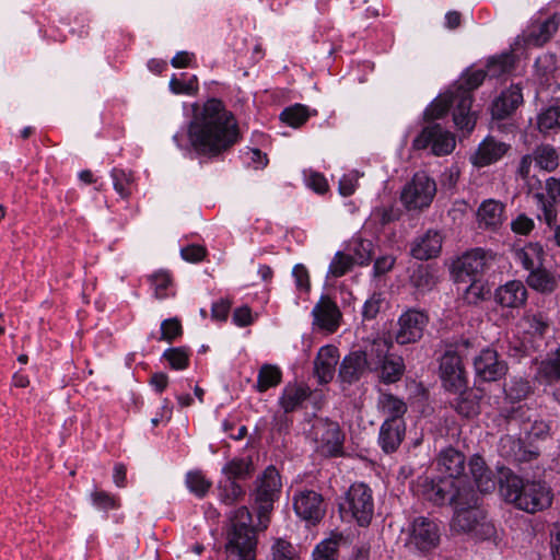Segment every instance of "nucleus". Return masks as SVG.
<instances>
[{
  "label": "nucleus",
  "mask_w": 560,
  "mask_h": 560,
  "mask_svg": "<svg viewBox=\"0 0 560 560\" xmlns=\"http://www.w3.org/2000/svg\"><path fill=\"white\" fill-rule=\"evenodd\" d=\"M281 489L280 474L272 465L268 466L255 480L252 497L257 509L258 526L261 529L268 527L270 514L275 502L280 498Z\"/></svg>",
  "instance_id": "obj_4"
},
{
  "label": "nucleus",
  "mask_w": 560,
  "mask_h": 560,
  "mask_svg": "<svg viewBox=\"0 0 560 560\" xmlns=\"http://www.w3.org/2000/svg\"><path fill=\"white\" fill-rule=\"evenodd\" d=\"M311 395L310 388L304 384L289 383L284 386L279 404L284 412H292Z\"/></svg>",
  "instance_id": "obj_30"
},
{
  "label": "nucleus",
  "mask_w": 560,
  "mask_h": 560,
  "mask_svg": "<svg viewBox=\"0 0 560 560\" xmlns=\"http://www.w3.org/2000/svg\"><path fill=\"white\" fill-rule=\"evenodd\" d=\"M436 194V184L425 172L416 173L401 191L400 200L409 210L423 209L431 205Z\"/></svg>",
  "instance_id": "obj_10"
},
{
  "label": "nucleus",
  "mask_w": 560,
  "mask_h": 560,
  "mask_svg": "<svg viewBox=\"0 0 560 560\" xmlns=\"http://www.w3.org/2000/svg\"><path fill=\"white\" fill-rule=\"evenodd\" d=\"M557 71V59L551 54H542L535 61V74L541 84L549 85Z\"/></svg>",
  "instance_id": "obj_39"
},
{
  "label": "nucleus",
  "mask_w": 560,
  "mask_h": 560,
  "mask_svg": "<svg viewBox=\"0 0 560 560\" xmlns=\"http://www.w3.org/2000/svg\"><path fill=\"white\" fill-rule=\"evenodd\" d=\"M537 126L541 132L560 129V105H552L537 116Z\"/></svg>",
  "instance_id": "obj_47"
},
{
  "label": "nucleus",
  "mask_w": 560,
  "mask_h": 560,
  "mask_svg": "<svg viewBox=\"0 0 560 560\" xmlns=\"http://www.w3.org/2000/svg\"><path fill=\"white\" fill-rule=\"evenodd\" d=\"M410 283L419 292L424 293L431 291L435 287L436 279L428 267L419 266L410 276Z\"/></svg>",
  "instance_id": "obj_43"
},
{
  "label": "nucleus",
  "mask_w": 560,
  "mask_h": 560,
  "mask_svg": "<svg viewBox=\"0 0 560 560\" xmlns=\"http://www.w3.org/2000/svg\"><path fill=\"white\" fill-rule=\"evenodd\" d=\"M355 265L351 255L337 252L330 261L328 273L334 278H340L351 270Z\"/></svg>",
  "instance_id": "obj_50"
},
{
  "label": "nucleus",
  "mask_w": 560,
  "mask_h": 560,
  "mask_svg": "<svg viewBox=\"0 0 560 560\" xmlns=\"http://www.w3.org/2000/svg\"><path fill=\"white\" fill-rule=\"evenodd\" d=\"M512 68L511 55H502L489 60L487 65V73L491 77H499L506 73Z\"/></svg>",
  "instance_id": "obj_53"
},
{
  "label": "nucleus",
  "mask_w": 560,
  "mask_h": 560,
  "mask_svg": "<svg viewBox=\"0 0 560 560\" xmlns=\"http://www.w3.org/2000/svg\"><path fill=\"white\" fill-rule=\"evenodd\" d=\"M534 221L525 214L517 215L511 222V229L514 233L527 235L534 229Z\"/></svg>",
  "instance_id": "obj_63"
},
{
  "label": "nucleus",
  "mask_w": 560,
  "mask_h": 560,
  "mask_svg": "<svg viewBox=\"0 0 560 560\" xmlns=\"http://www.w3.org/2000/svg\"><path fill=\"white\" fill-rule=\"evenodd\" d=\"M373 244L370 241L355 238L349 244V252L355 265H368L372 258Z\"/></svg>",
  "instance_id": "obj_46"
},
{
  "label": "nucleus",
  "mask_w": 560,
  "mask_h": 560,
  "mask_svg": "<svg viewBox=\"0 0 560 560\" xmlns=\"http://www.w3.org/2000/svg\"><path fill=\"white\" fill-rule=\"evenodd\" d=\"M494 259L492 252L482 248H474L464 253L453 265L456 281L481 279V276L489 269Z\"/></svg>",
  "instance_id": "obj_14"
},
{
  "label": "nucleus",
  "mask_w": 560,
  "mask_h": 560,
  "mask_svg": "<svg viewBox=\"0 0 560 560\" xmlns=\"http://www.w3.org/2000/svg\"><path fill=\"white\" fill-rule=\"evenodd\" d=\"M307 186L317 194H325L328 190V183L324 175L311 172L306 177Z\"/></svg>",
  "instance_id": "obj_64"
},
{
  "label": "nucleus",
  "mask_w": 560,
  "mask_h": 560,
  "mask_svg": "<svg viewBox=\"0 0 560 560\" xmlns=\"http://www.w3.org/2000/svg\"><path fill=\"white\" fill-rule=\"evenodd\" d=\"M149 282L156 299L162 300L170 295L168 290L173 285V279L168 271L159 270L149 276Z\"/></svg>",
  "instance_id": "obj_44"
},
{
  "label": "nucleus",
  "mask_w": 560,
  "mask_h": 560,
  "mask_svg": "<svg viewBox=\"0 0 560 560\" xmlns=\"http://www.w3.org/2000/svg\"><path fill=\"white\" fill-rule=\"evenodd\" d=\"M378 408L386 419L402 420L401 417L407 411V406L400 398L388 394L382 393L378 398Z\"/></svg>",
  "instance_id": "obj_36"
},
{
  "label": "nucleus",
  "mask_w": 560,
  "mask_h": 560,
  "mask_svg": "<svg viewBox=\"0 0 560 560\" xmlns=\"http://www.w3.org/2000/svg\"><path fill=\"white\" fill-rule=\"evenodd\" d=\"M313 324L328 332L339 327L341 313L337 304L327 295H323L312 311Z\"/></svg>",
  "instance_id": "obj_20"
},
{
  "label": "nucleus",
  "mask_w": 560,
  "mask_h": 560,
  "mask_svg": "<svg viewBox=\"0 0 560 560\" xmlns=\"http://www.w3.org/2000/svg\"><path fill=\"white\" fill-rule=\"evenodd\" d=\"M338 359L339 352L335 346L327 345L318 350L314 360V375L318 383L327 384L334 378Z\"/></svg>",
  "instance_id": "obj_22"
},
{
  "label": "nucleus",
  "mask_w": 560,
  "mask_h": 560,
  "mask_svg": "<svg viewBox=\"0 0 560 560\" xmlns=\"http://www.w3.org/2000/svg\"><path fill=\"white\" fill-rule=\"evenodd\" d=\"M475 375L482 382H497L503 378L509 370L508 363L492 347L480 350L472 359Z\"/></svg>",
  "instance_id": "obj_16"
},
{
  "label": "nucleus",
  "mask_w": 560,
  "mask_h": 560,
  "mask_svg": "<svg viewBox=\"0 0 560 560\" xmlns=\"http://www.w3.org/2000/svg\"><path fill=\"white\" fill-rule=\"evenodd\" d=\"M219 500L225 505H233L245 497V489L237 482L223 479L219 482Z\"/></svg>",
  "instance_id": "obj_38"
},
{
  "label": "nucleus",
  "mask_w": 560,
  "mask_h": 560,
  "mask_svg": "<svg viewBox=\"0 0 560 560\" xmlns=\"http://www.w3.org/2000/svg\"><path fill=\"white\" fill-rule=\"evenodd\" d=\"M337 542L332 540L322 541L313 551V560H336Z\"/></svg>",
  "instance_id": "obj_57"
},
{
  "label": "nucleus",
  "mask_w": 560,
  "mask_h": 560,
  "mask_svg": "<svg viewBox=\"0 0 560 560\" xmlns=\"http://www.w3.org/2000/svg\"><path fill=\"white\" fill-rule=\"evenodd\" d=\"M282 381V371L276 364L265 363L260 366L257 374L255 389L265 393L269 388L278 386Z\"/></svg>",
  "instance_id": "obj_34"
},
{
  "label": "nucleus",
  "mask_w": 560,
  "mask_h": 560,
  "mask_svg": "<svg viewBox=\"0 0 560 560\" xmlns=\"http://www.w3.org/2000/svg\"><path fill=\"white\" fill-rule=\"evenodd\" d=\"M474 502H465L463 499L454 505L455 514L452 521V527L456 532L474 533L476 536L488 535L491 525L486 522L485 512L479 508V495L475 491Z\"/></svg>",
  "instance_id": "obj_8"
},
{
  "label": "nucleus",
  "mask_w": 560,
  "mask_h": 560,
  "mask_svg": "<svg viewBox=\"0 0 560 560\" xmlns=\"http://www.w3.org/2000/svg\"><path fill=\"white\" fill-rule=\"evenodd\" d=\"M442 249V235L435 230H428L417 237L411 246V255L419 260L438 257Z\"/></svg>",
  "instance_id": "obj_25"
},
{
  "label": "nucleus",
  "mask_w": 560,
  "mask_h": 560,
  "mask_svg": "<svg viewBox=\"0 0 560 560\" xmlns=\"http://www.w3.org/2000/svg\"><path fill=\"white\" fill-rule=\"evenodd\" d=\"M186 485L190 492L198 498H203L212 486L200 470L189 471L186 475Z\"/></svg>",
  "instance_id": "obj_49"
},
{
  "label": "nucleus",
  "mask_w": 560,
  "mask_h": 560,
  "mask_svg": "<svg viewBox=\"0 0 560 560\" xmlns=\"http://www.w3.org/2000/svg\"><path fill=\"white\" fill-rule=\"evenodd\" d=\"M477 220L481 228H500L504 220V205L494 199L485 200L478 208Z\"/></svg>",
  "instance_id": "obj_29"
},
{
  "label": "nucleus",
  "mask_w": 560,
  "mask_h": 560,
  "mask_svg": "<svg viewBox=\"0 0 560 560\" xmlns=\"http://www.w3.org/2000/svg\"><path fill=\"white\" fill-rule=\"evenodd\" d=\"M499 485L500 492L506 501L528 513L545 510L552 503V494L546 483L540 481L524 482L509 468H500Z\"/></svg>",
  "instance_id": "obj_2"
},
{
  "label": "nucleus",
  "mask_w": 560,
  "mask_h": 560,
  "mask_svg": "<svg viewBox=\"0 0 560 560\" xmlns=\"http://www.w3.org/2000/svg\"><path fill=\"white\" fill-rule=\"evenodd\" d=\"M536 200V205L539 210L542 211L545 221L548 225H551L556 220V211H555V202L556 200L551 199L548 196H545L542 192H536L534 195Z\"/></svg>",
  "instance_id": "obj_55"
},
{
  "label": "nucleus",
  "mask_w": 560,
  "mask_h": 560,
  "mask_svg": "<svg viewBox=\"0 0 560 560\" xmlns=\"http://www.w3.org/2000/svg\"><path fill=\"white\" fill-rule=\"evenodd\" d=\"M310 434L322 454L330 457L342 454L345 435L337 422L322 418L316 419Z\"/></svg>",
  "instance_id": "obj_12"
},
{
  "label": "nucleus",
  "mask_w": 560,
  "mask_h": 560,
  "mask_svg": "<svg viewBox=\"0 0 560 560\" xmlns=\"http://www.w3.org/2000/svg\"><path fill=\"white\" fill-rule=\"evenodd\" d=\"M428 500L436 505L450 503L457 504L465 495V502H474L475 490L470 485H464L463 480H452L447 477L432 482L425 493Z\"/></svg>",
  "instance_id": "obj_11"
},
{
  "label": "nucleus",
  "mask_w": 560,
  "mask_h": 560,
  "mask_svg": "<svg viewBox=\"0 0 560 560\" xmlns=\"http://www.w3.org/2000/svg\"><path fill=\"white\" fill-rule=\"evenodd\" d=\"M115 191L122 198L128 199L135 191L137 184L131 172L122 168H113L110 172Z\"/></svg>",
  "instance_id": "obj_35"
},
{
  "label": "nucleus",
  "mask_w": 560,
  "mask_h": 560,
  "mask_svg": "<svg viewBox=\"0 0 560 560\" xmlns=\"http://www.w3.org/2000/svg\"><path fill=\"white\" fill-rule=\"evenodd\" d=\"M188 138L194 150L205 156H218L230 150L240 139L234 115L217 98L196 107L188 126Z\"/></svg>",
  "instance_id": "obj_1"
},
{
  "label": "nucleus",
  "mask_w": 560,
  "mask_h": 560,
  "mask_svg": "<svg viewBox=\"0 0 560 560\" xmlns=\"http://www.w3.org/2000/svg\"><path fill=\"white\" fill-rule=\"evenodd\" d=\"M438 468L445 477L452 480H463L464 485L467 482L465 471V456L459 451L448 447L442 451L438 457Z\"/></svg>",
  "instance_id": "obj_21"
},
{
  "label": "nucleus",
  "mask_w": 560,
  "mask_h": 560,
  "mask_svg": "<svg viewBox=\"0 0 560 560\" xmlns=\"http://www.w3.org/2000/svg\"><path fill=\"white\" fill-rule=\"evenodd\" d=\"M253 471L254 466L250 457H235L222 467V475L224 479L231 481L247 479L250 477Z\"/></svg>",
  "instance_id": "obj_32"
},
{
  "label": "nucleus",
  "mask_w": 560,
  "mask_h": 560,
  "mask_svg": "<svg viewBox=\"0 0 560 560\" xmlns=\"http://www.w3.org/2000/svg\"><path fill=\"white\" fill-rule=\"evenodd\" d=\"M533 153L537 166L541 170L552 172L558 167L559 154L553 147L549 144L539 145Z\"/></svg>",
  "instance_id": "obj_40"
},
{
  "label": "nucleus",
  "mask_w": 560,
  "mask_h": 560,
  "mask_svg": "<svg viewBox=\"0 0 560 560\" xmlns=\"http://www.w3.org/2000/svg\"><path fill=\"white\" fill-rule=\"evenodd\" d=\"M296 515L305 521L316 523L325 514L323 497L313 490H303L293 497Z\"/></svg>",
  "instance_id": "obj_18"
},
{
  "label": "nucleus",
  "mask_w": 560,
  "mask_h": 560,
  "mask_svg": "<svg viewBox=\"0 0 560 560\" xmlns=\"http://www.w3.org/2000/svg\"><path fill=\"white\" fill-rule=\"evenodd\" d=\"M383 298L381 293H373L364 303L362 315L365 319H373L380 312Z\"/></svg>",
  "instance_id": "obj_60"
},
{
  "label": "nucleus",
  "mask_w": 560,
  "mask_h": 560,
  "mask_svg": "<svg viewBox=\"0 0 560 560\" xmlns=\"http://www.w3.org/2000/svg\"><path fill=\"white\" fill-rule=\"evenodd\" d=\"M406 425L402 420L386 419L380 429L378 443L382 450L394 453L405 439Z\"/></svg>",
  "instance_id": "obj_24"
},
{
  "label": "nucleus",
  "mask_w": 560,
  "mask_h": 560,
  "mask_svg": "<svg viewBox=\"0 0 560 560\" xmlns=\"http://www.w3.org/2000/svg\"><path fill=\"white\" fill-rule=\"evenodd\" d=\"M523 102L522 89L518 85H511L504 90L492 104V116L503 119L512 114Z\"/></svg>",
  "instance_id": "obj_28"
},
{
  "label": "nucleus",
  "mask_w": 560,
  "mask_h": 560,
  "mask_svg": "<svg viewBox=\"0 0 560 560\" xmlns=\"http://www.w3.org/2000/svg\"><path fill=\"white\" fill-rule=\"evenodd\" d=\"M475 348V340L463 339L457 343L456 351H446L440 361V376L445 389L462 393L467 387V375L462 355Z\"/></svg>",
  "instance_id": "obj_6"
},
{
  "label": "nucleus",
  "mask_w": 560,
  "mask_h": 560,
  "mask_svg": "<svg viewBox=\"0 0 560 560\" xmlns=\"http://www.w3.org/2000/svg\"><path fill=\"white\" fill-rule=\"evenodd\" d=\"M516 259L528 271L542 266L544 249L539 243H528L515 252Z\"/></svg>",
  "instance_id": "obj_33"
},
{
  "label": "nucleus",
  "mask_w": 560,
  "mask_h": 560,
  "mask_svg": "<svg viewBox=\"0 0 560 560\" xmlns=\"http://www.w3.org/2000/svg\"><path fill=\"white\" fill-rule=\"evenodd\" d=\"M527 284L541 293H550L557 288V280L546 269L538 267V269L529 271Z\"/></svg>",
  "instance_id": "obj_37"
},
{
  "label": "nucleus",
  "mask_w": 560,
  "mask_h": 560,
  "mask_svg": "<svg viewBox=\"0 0 560 560\" xmlns=\"http://www.w3.org/2000/svg\"><path fill=\"white\" fill-rule=\"evenodd\" d=\"M428 323L429 316L425 312L417 308L405 311L397 319L395 341L400 346L418 342L423 337Z\"/></svg>",
  "instance_id": "obj_13"
},
{
  "label": "nucleus",
  "mask_w": 560,
  "mask_h": 560,
  "mask_svg": "<svg viewBox=\"0 0 560 560\" xmlns=\"http://www.w3.org/2000/svg\"><path fill=\"white\" fill-rule=\"evenodd\" d=\"M456 145L454 135L439 124L425 127L412 141V149L424 150L431 148L434 155L450 154Z\"/></svg>",
  "instance_id": "obj_15"
},
{
  "label": "nucleus",
  "mask_w": 560,
  "mask_h": 560,
  "mask_svg": "<svg viewBox=\"0 0 560 560\" xmlns=\"http://www.w3.org/2000/svg\"><path fill=\"white\" fill-rule=\"evenodd\" d=\"M521 324L528 334L535 336H542L548 328V322L541 313L526 312Z\"/></svg>",
  "instance_id": "obj_48"
},
{
  "label": "nucleus",
  "mask_w": 560,
  "mask_h": 560,
  "mask_svg": "<svg viewBox=\"0 0 560 560\" xmlns=\"http://www.w3.org/2000/svg\"><path fill=\"white\" fill-rule=\"evenodd\" d=\"M440 540L439 526L427 517H417L410 525L407 546L419 551L435 548Z\"/></svg>",
  "instance_id": "obj_17"
},
{
  "label": "nucleus",
  "mask_w": 560,
  "mask_h": 560,
  "mask_svg": "<svg viewBox=\"0 0 560 560\" xmlns=\"http://www.w3.org/2000/svg\"><path fill=\"white\" fill-rule=\"evenodd\" d=\"M504 390L510 399L521 400L527 396L529 392V385L527 382L522 380L512 381L509 385H506Z\"/></svg>",
  "instance_id": "obj_59"
},
{
  "label": "nucleus",
  "mask_w": 560,
  "mask_h": 560,
  "mask_svg": "<svg viewBox=\"0 0 560 560\" xmlns=\"http://www.w3.org/2000/svg\"><path fill=\"white\" fill-rule=\"evenodd\" d=\"M183 332L180 322L177 318H168L161 324L160 340L173 341Z\"/></svg>",
  "instance_id": "obj_56"
},
{
  "label": "nucleus",
  "mask_w": 560,
  "mask_h": 560,
  "mask_svg": "<svg viewBox=\"0 0 560 560\" xmlns=\"http://www.w3.org/2000/svg\"><path fill=\"white\" fill-rule=\"evenodd\" d=\"M93 504L101 510H110L118 506L116 499L105 491H94L91 494Z\"/></svg>",
  "instance_id": "obj_61"
},
{
  "label": "nucleus",
  "mask_w": 560,
  "mask_h": 560,
  "mask_svg": "<svg viewBox=\"0 0 560 560\" xmlns=\"http://www.w3.org/2000/svg\"><path fill=\"white\" fill-rule=\"evenodd\" d=\"M271 560H298V552L291 542L277 538L271 546Z\"/></svg>",
  "instance_id": "obj_51"
},
{
  "label": "nucleus",
  "mask_w": 560,
  "mask_h": 560,
  "mask_svg": "<svg viewBox=\"0 0 560 560\" xmlns=\"http://www.w3.org/2000/svg\"><path fill=\"white\" fill-rule=\"evenodd\" d=\"M383 343H371L365 350H353L348 353L339 365L338 376L342 383L352 385L368 372H373L385 349Z\"/></svg>",
  "instance_id": "obj_5"
},
{
  "label": "nucleus",
  "mask_w": 560,
  "mask_h": 560,
  "mask_svg": "<svg viewBox=\"0 0 560 560\" xmlns=\"http://www.w3.org/2000/svg\"><path fill=\"white\" fill-rule=\"evenodd\" d=\"M486 74L483 70H475L466 75L463 83L453 88L454 101H457L454 124L462 130L470 131L475 127L476 116L471 112V91L482 84Z\"/></svg>",
  "instance_id": "obj_7"
},
{
  "label": "nucleus",
  "mask_w": 560,
  "mask_h": 560,
  "mask_svg": "<svg viewBox=\"0 0 560 560\" xmlns=\"http://www.w3.org/2000/svg\"><path fill=\"white\" fill-rule=\"evenodd\" d=\"M559 23L556 16H550L542 22L533 23L526 35V44L540 47L546 44L557 32Z\"/></svg>",
  "instance_id": "obj_31"
},
{
  "label": "nucleus",
  "mask_w": 560,
  "mask_h": 560,
  "mask_svg": "<svg viewBox=\"0 0 560 560\" xmlns=\"http://www.w3.org/2000/svg\"><path fill=\"white\" fill-rule=\"evenodd\" d=\"M526 300L527 290L525 285L517 280L509 281L495 290V301L502 307H521L525 304Z\"/></svg>",
  "instance_id": "obj_26"
},
{
  "label": "nucleus",
  "mask_w": 560,
  "mask_h": 560,
  "mask_svg": "<svg viewBox=\"0 0 560 560\" xmlns=\"http://www.w3.org/2000/svg\"><path fill=\"white\" fill-rule=\"evenodd\" d=\"M340 511L349 514L360 526L369 525L374 514V501L370 487L363 482L351 485L343 503L340 504Z\"/></svg>",
  "instance_id": "obj_9"
},
{
  "label": "nucleus",
  "mask_w": 560,
  "mask_h": 560,
  "mask_svg": "<svg viewBox=\"0 0 560 560\" xmlns=\"http://www.w3.org/2000/svg\"><path fill=\"white\" fill-rule=\"evenodd\" d=\"M163 358L166 359L174 370H184L189 364V353L186 348H170L164 351Z\"/></svg>",
  "instance_id": "obj_52"
},
{
  "label": "nucleus",
  "mask_w": 560,
  "mask_h": 560,
  "mask_svg": "<svg viewBox=\"0 0 560 560\" xmlns=\"http://www.w3.org/2000/svg\"><path fill=\"white\" fill-rule=\"evenodd\" d=\"M373 343H383L384 353L380 359V362L375 365V370L380 372V378L386 384H392L399 381L405 372V363L401 357L389 354V350L393 346L392 340L377 339Z\"/></svg>",
  "instance_id": "obj_19"
},
{
  "label": "nucleus",
  "mask_w": 560,
  "mask_h": 560,
  "mask_svg": "<svg viewBox=\"0 0 560 560\" xmlns=\"http://www.w3.org/2000/svg\"><path fill=\"white\" fill-rule=\"evenodd\" d=\"M229 520L225 560H255L257 539L249 510L246 506L237 508Z\"/></svg>",
  "instance_id": "obj_3"
},
{
  "label": "nucleus",
  "mask_w": 560,
  "mask_h": 560,
  "mask_svg": "<svg viewBox=\"0 0 560 560\" xmlns=\"http://www.w3.org/2000/svg\"><path fill=\"white\" fill-rule=\"evenodd\" d=\"M468 467L469 474L480 493H489L495 489L497 482L493 474L481 456H471Z\"/></svg>",
  "instance_id": "obj_27"
},
{
  "label": "nucleus",
  "mask_w": 560,
  "mask_h": 560,
  "mask_svg": "<svg viewBox=\"0 0 560 560\" xmlns=\"http://www.w3.org/2000/svg\"><path fill=\"white\" fill-rule=\"evenodd\" d=\"M170 89L175 94L192 95L198 91V81L195 75H192L188 81H184L173 75L170 80Z\"/></svg>",
  "instance_id": "obj_54"
},
{
  "label": "nucleus",
  "mask_w": 560,
  "mask_h": 560,
  "mask_svg": "<svg viewBox=\"0 0 560 560\" xmlns=\"http://www.w3.org/2000/svg\"><path fill=\"white\" fill-rule=\"evenodd\" d=\"M310 117L308 108L302 104L287 107L280 114V119L288 126L298 128L306 122Z\"/></svg>",
  "instance_id": "obj_45"
},
{
  "label": "nucleus",
  "mask_w": 560,
  "mask_h": 560,
  "mask_svg": "<svg viewBox=\"0 0 560 560\" xmlns=\"http://www.w3.org/2000/svg\"><path fill=\"white\" fill-rule=\"evenodd\" d=\"M509 149V144L488 137L478 145L470 161L477 167H485L498 162Z\"/></svg>",
  "instance_id": "obj_23"
},
{
  "label": "nucleus",
  "mask_w": 560,
  "mask_h": 560,
  "mask_svg": "<svg viewBox=\"0 0 560 560\" xmlns=\"http://www.w3.org/2000/svg\"><path fill=\"white\" fill-rule=\"evenodd\" d=\"M455 92L451 90L447 94L434 100L431 105L425 109L424 116L428 119H439L443 117L451 106H454V110L457 108V101H454ZM455 112H453L454 114Z\"/></svg>",
  "instance_id": "obj_41"
},
{
  "label": "nucleus",
  "mask_w": 560,
  "mask_h": 560,
  "mask_svg": "<svg viewBox=\"0 0 560 560\" xmlns=\"http://www.w3.org/2000/svg\"><path fill=\"white\" fill-rule=\"evenodd\" d=\"M292 276L295 281L296 289L301 292L307 293L311 289L310 275L306 267L298 264L292 269Z\"/></svg>",
  "instance_id": "obj_58"
},
{
  "label": "nucleus",
  "mask_w": 560,
  "mask_h": 560,
  "mask_svg": "<svg viewBox=\"0 0 560 560\" xmlns=\"http://www.w3.org/2000/svg\"><path fill=\"white\" fill-rule=\"evenodd\" d=\"M470 281V284L463 292L462 299L469 305H477L489 298L490 289L481 279Z\"/></svg>",
  "instance_id": "obj_42"
},
{
  "label": "nucleus",
  "mask_w": 560,
  "mask_h": 560,
  "mask_svg": "<svg viewBox=\"0 0 560 560\" xmlns=\"http://www.w3.org/2000/svg\"><path fill=\"white\" fill-rule=\"evenodd\" d=\"M515 448L521 450L520 441L513 439L512 436H504L501 439V453L506 458H511L514 460H521L522 458L515 452Z\"/></svg>",
  "instance_id": "obj_62"
}]
</instances>
